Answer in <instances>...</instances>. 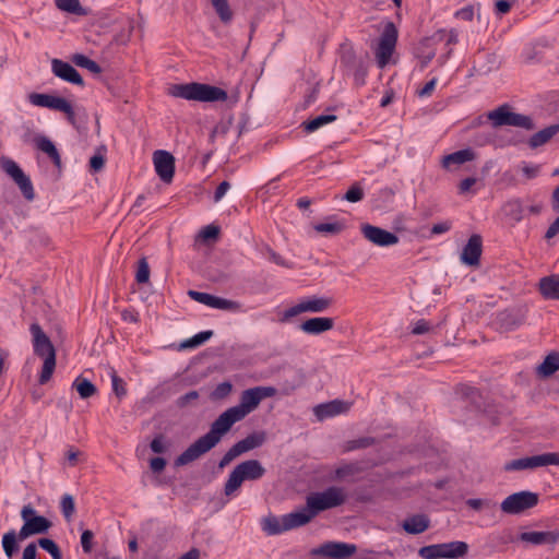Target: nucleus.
I'll list each match as a JSON object with an SVG mask.
<instances>
[{"mask_svg":"<svg viewBox=\"0 0 559 559\" xmlns=\"http://www.w3.org/2000/svg\"><path fill=\"white\" fill-rule=\"evenodd\" d=\"M242 420L240 416L229 407L222 413L211 425L209 432L200 437L191 443L180 455L175 460L176 466H183L198 460L200 456L212 450L226 435L234 424Z\"/></svg>","mask_w":559,"mask_h":559,"instance_id":"1","label":"nucleus"},{"mask_svg":"<svg viewBox=\"0 0 559 559\" xmlns=\"http://www.w3.org/2000/svg\"><path fill=\"white\" fill-rule=\"evenodd\" d=\"M21 518L24 523L19 533L16 534L14 530H11L2 537V548L8 558H12L17 551V539L24 540L33 535L46 534L52 526L51 521L44 515L37 514L31 504L22 508Z\"/></svg>","mask_w":559,"mask_h":559,"instance_id":"2","label":"nucleus"},{"mask_svg":"<svg viewBox=\"0 0 559 559\" xmlns=\"http://www.w3.org/2000/svg\"><path fill=\"white\" fill-rule=\"evenodd\" d=\"M170 94L175 97L201 103L225 102L228 98L225 90L199 82L175 84Z\"/></svg>","mask_w":559,"mask_h":559,"instance_id":"3","label":"nucleus"},{"mask_svg":"<svg viewBox=\"0 0 559 559\" xmlns=\"http://www.w3.org/2000/svg\"><path fill=\"white\" fill-rule=\"evenodd\" d=\"M29 331L33 335L34 353L44 358L38 382L45 384L51 379L56 368V349L38 323H33Z\"/></svg>","mask_w":559,"mask_h":559,"instance_id":"4","label":"nucleus"},{"mask_svg":"<svg viewBox=\"0 0 559 559\" xmlns=\"http://www.w3.org/2000/svg\"><path fill=\"white\" fill-rule=\"evenodd\" d=\"M265 474V468L258 460H248L238 464L229 474L224 493L230 496L245 480H258Z\"/></svg>","mask_w":559,"mask_h":559,"instance_id":"5","label":"nucleus"},{"mask_svg":"<svg viewBox=\"0 0 559 559\" xmlns=\"http://www.w3.org/2000/svg\"><path fill=\"white\" fill-rule=\"evenodd\" d=\"M346 500L344 489L332 486L321 492H312L306 497V504L316 518L320 512L342 506Z\"/></svg>","mask_w":559,"mask_h":559,"instance_id":"6","label":"nucleus"},{"mask_svg":"<svg viewBox=\"0 0 559 559\" xmlns=\"http://www.w3.org/2000/svg\"><path fill=\"white\" fill-rule=\"evenodd\" d=\"M487 117L495 128L511 126L528 131L535 129V124L530 116L513 112L508 104H503L489 111Z\"/></svg>","mask_w":559,"mask_h":559,"instance_id":"7","label":"nucleus"},{"mask_svg":"<svg viewBox=\"0 0 559 559\" xmlns=\"http://www.w3.org/2000/svg\"><path fill=\"white\" fill-rule=\"evenodd\" d=\"M333 305V298L326 296H311L308 297L297 305L287 308L281 313L280 322L286 323L290 321L292 318L304 313V312H312L320 313L328 310Z\"/></svg>","mask_w":559,"mask_h":559,"instance_id":"8","label":"nucleus"},{"mask_svg":"<svg viewBox=\"0 0 559 559\" xmlns=\"http://www.w3.org/2000/svg\"><path fill=\"white\" fill-rule=\"evenodd\" d=\"M275 394L276 389L273 386H254L245 390L240 395L239 404L233 406V409L243 419L259 406L262 400L272 397Z\"/></svg>","mask_w":559,"mask_h":559,"instance_id":"9","label":"nucleus"},{"mask_svg":"<svg viewBox=\"0 0 559 559\" xmlns=\"http://www.w3.org/2000/svg\"><path fill=\"white\" fill-rule=\"evenodd\" d=\"M399 32L393 22H386L380 36L378 47L374 51L379 68H384L394 52L397 43Z\"/></svg>","mask_w":559,"mask_h":559,"instance_id":"10","label":"nucleus"},{"mask_svg":"<svg viewBox=\"0 0 559 559\" xmlns=\"http://www.w3.org/2000/svg\"><path fill=\"white\" fill-rule=\"evenodd\" d=\"M266 440L264 431H255L248 435L245 439L236 442L221 459L219 468L229 465L239 455L261 447Z\"/></svg>","mask_w":559,"mask_h":559,"instance_id":"11","label":"nucleus"},{"mask_svg":"<svg viewBox=\"0 0 559 559\" xmlns=\"http://www.w3.org/2000/svg\"><path fill=\"white\" fill-rule=\"evenodd\" d=\"M0 166L19 186L24 198L32 201L35 197L34 188L29 177L24 174L21 167L13 159L4 156L0 158Z\"/></svg>","mask_w":559,"mask_h":559,"instance_id":"12","label":"nucleus"},{"mask_svg":"<svg viewBox=\"0 0 559 559\" xmlns=\"http://www.w3.org/2000/svg\"><path fill=\"white\" fill-rule=\"evenodd\" d=\"M538 500V495L532 491L514 492L501 502V510L507 514H519L536 507Z\"/></svg>","mask_w":559,"mask_h":559,"instance_id":"13","label":"nucleus"},{"mask_svg":"<svg viewBox=\"0 0 559 559\" xmlns=\"http://www.w3.org/2000/svg\"><path fill=\"white\" fill-rule=\"evenodd\" d=\"M29 100L33 105L46 107L49 109L62 111L67 115V119L74 123L75 114L72 105L63 97L53 96L49 94L33 93L29 95Z\"/></svg>","mask_w":559,"mask_h":559,"instance_id":"14","label":"nucleus"},{"mask_svg":"<svg viewBox=\"0 0 559 559\" xmlns=\"http://www.w3.org/2000/svg\"><path fill=\"white\" fill-rule=\"evenodd\" d=\"M357 547L354 544L328 542L314 549L313 554L329 559H347L355 555Z\"/></svg>","mask_w":559,"mask_h":559,"instance_id":"15","label":"nucleus"},{"mask_svg":"<svg viewBox=\"0 0 559 559\" xmlns=\"http://www.w3.org/2000/svg\"><path fill=\"white\" fill-rule=\"evenodd\" d=\"M361 234L367 240L379 247H389L399 242V237L395 234L370 224L361 226Z\"/></svg>","mask_w":559,"mask_h":559,"instance_id":"16","label":"nucleus"},{"mask_svg":"<svg viewBox=\"0 0 559 559\" xmlns=\"http://www.w3.org/2000/svg\"><path fill=\"white\" fill-rule=\"evenodd\" d=\"M154 166L159 178L166 182H171L175 174V157L167 151H156L153 155Z\"/></svg>","mask_w":559,"mask_h":559,"instance_id":"17","label":"nucleus"},{"mask_svg":"<svg viewBox=\"0 0 559 559\" xmlns=\"http://www.w3.org/2000/svg\"><path fill=\"white\" fill-rule=\"evenodd\" d=\"M188 295L193 300H195L200 304H203L205 306H209L211 308L222 309V310H233V311L239 309L238 302H236L234 300L221 298V297L207 294V293L189 290Z\"/></svg>","mask_w":559,"mask_h":559,"instance_id":"18","label":"nucleus"},{"mask_svg":"<svg viewBox=\"0 0 559 559\" xmlns=\"http://www.w3.org/2000/svg\"><path fill=\"white\" fill-rule=\"evenodd\" d=\"M483 252V239L478 234L469 237L467 243L464 246L461 260L464 264L475 266L479 264L480 255Z\"/></svg>","mask_w":559,"mask_h":559,"instance_id":"19","label":"nucleus"},{"mask_svg":"<svg viewBox=\"0 0 559 559\" xmlns=\"http://www.w3.org/2000/svg\"><path fill=\"white\" fill-rule=\"evenodd\" d=\"M51 70L56 76L60 78L63 81H67L69 83L76 84L80 86L84 85V81H83L81 74L69 62L62 61L60 59H52Z\"/></svg>","mask_w":559,"mask_h":559,"instance_id":"20","label":"nucleus"},{"mask_svg":"<svg viewBox=\"0 0 559 559\" xmlns=\"http://www.w3.org/2000/svg\"><path fill=\"white\" fill-rule=\"evenodd\" d=\"M350 404L341 400H333L322 403L313 408V414L319 420H324L340 414H344L349 409Z\"/></svg>","mask_w":559,"mask_h":559,"instance_id":"21","label":"nucleus"},{"mask_svg":"<svg viewBox=\"0 0 559 559\" xmlns=\"http://www.w3.org/2000/svg\"><path fill=\"white\" fill-rule=\"evenodd\" d=\"M299 328L306 334L319 335L334 328V319L329 317H314L304 321Z\"/></svg>","mask_w":559,"mask_h":559,"instance_id":"22","label":"nucleus"},{"mask_svg":"<svg viewBox=\"0 0 559 559\" xmlns=\"http://www.w3.org/2000/svg\"><path fill=\"white\" fill-rule=\"evenodd\" d=\"M525 206L521 199H510L503 203L501 213L503 217L511 224H518L524 218Z\"/></svg>","mask_w":559,"mask_h":559,"instance_id":"23","label":"nucleus"},{"mask_svg":"<svg viewBox=\"0 0 559 559\" xmlns=\"http://www.w3.org/2000/svg\"><path fill=\"white\" fill-rule=\"evenodd\" d=\"M402 528L411 535H418L430 527V519L425 513L407 516L401 524Z\"/></svg>","mask_w":559,"mask_h":559,"instance_id":"24","label":"nucleus"},{"mask_svg":"<svg viewBox=\"0 0 559 559\" xmlns=\"http://www.w3.org/2000/svg\"><path fill=\"white\" fill-rule=\"evenodd\" d=\"M520 539L532 545H555L559 540V531L524 532Z\"/></svg>","mask_w":559,"mask_h":559,"instance_id":"25","label":"nucleus"},{"mask_svg":"<svg viewBox=\"0 0 559 559\" xmlns=\"http://www.w3.org/2000/svg\"><path fill=\"white\" fill-rule=\"evenodd\" d=\"M524 322V316L512 310H504L498 313L496 319L497 329L508 332L516 329Z\"/></svg>","mask_w":559,"mask_h":559,"instance_id":"26","label":"nucleus"},{"mask_svg":"<svg viewBox=\"0 0 559 559\" xmlns=\"http://www.w3.org/2000/svg\"><path fill=\"white\" fill-rule=\"evenodd\" d=\"M285 521V527L287 531L301 527L314 518L306 504L299 511L290 512L288 514L283 515Z\"/></svg>","mask_w":559,"mask_h":559,"instance_id":"27","label":"nucleus"},{"mask_svg":"<svg viewBox=\"0 0 559 559\" xmlns=\"http://www.w3.org/2000/svg\"><path fill=\"white\" fill-rule=\"evenodd\" d=\"M538 290L545 299L559 300V274L542 277Z\"/></svg>","mask_w":559,"mask_h":559,"instance_id":"28","label":"nucleus"},{"mask_svg":"<svg viewBox=\"0 0 559 559\" xmlns=\"http://www.w3.org/2000/svg\"><path fill=\"white\" fill-rule=\"evenodd\" d=\"M36 147L48 155L57 168H61V157L53 142L45 135L34 139Z\"/></svg>","mask_w":559,"mask_h":559,"instance_id":"29","label":"nucleus"},{"mask_svg":"<svg viewBox=\"0 0 559 559\" xmlns=\"http://www.w3.org/2000/svg\"><path fill=\"white\" fill-rule=\"evenodd\" d=\"M439 550L443 554L441 557L444 559H456L463 557L468 551V545L465 542H450L438 544Z\"/></svg>","mask_w":559,"mask_h":559,"instance_id":"30","label":"nucleus"},{"mask_svg":"<svg viewBox=\"0 0 559 559\" xmlns=\"http://www.w3.org/2000/svg\"><path fill=\"white\" fill-rule=\"evenodd\" d=\"M557 133H559V123L548 126L534 133L528 140V145L531 148H537L548 143Z\"/></svg>","mask_w":559,"mask_h":559,"instance_id":"31","label":"nucleus"},{"mask_svg":"<svg viewBox=\"0 0 559 559\" xmlns=\"http://www.w3.org/2000/svg\"><path fill=\"white\" fill-rule=\"evenodd\" d=\"M475 157L471 148L460 150L442 158V166L449 168L451 165H462L466 162L473 160Z\"/></svg>","mask_w":559,"mask_h":559,"instance_id":"32","label":"nucleus"},{"mask_svg":"<svg viewBox=\"0 0 559 559\" xmlns=\"http://www.w3.org/2000/svg\"><path fill=\"white\" fill-rule=\"evenodd\" d=\"M262 528L267 535H278L287 532L284 518L275 515L264 518L262 521Z\"/></svg>","mask_w":559,"mask_h":559,"instance_id":"33","label":"nucleus"},{"mask_svg":"<svg viewBox=\"0 0 559 559\" xmlns=\"http://www.w3.org/2000/svg\"><path fill=\"white\" fill-rule=\"evenodd\" d=\"M559 370V353L548 354L538 367V373L543 377H549Z\"/></svg>","mask_w":559,"mask_h":559,"instance_id":"34","label":"nucleus"},{"mask_svg":"<svg viewBox=\"0 0 559 559\" xmlns=\"http://www.w3.org/2000/svg\"><path fill=\"white\" fill-rule=\"evenodd\" d=\"M55 4L60 11L69 14L78 16L87 15V10L81 5L80 0H55Z\"/></svg>","mask_w":559,"mask_h":559,"instance_id":"35","label":"nucleus"},{"mask_svg":"<svg viewBox=\"0 0 559 559\" xmlns=\"http://www.w3.org/2000/svg\"><path fill=\"white\" fill-rule=\"evenodd\" d=\"M72 388L78 391L81 399H88L95 395L97 392V388L95 386V384L83 377H78L73 381Z\"/></svg>","mask_w":559,"mask_h":559,"instance_id":"36","label":"nucleus"},{"mask_svg":"<svg viewBox=\"0 0 559 559\" xmlns=\"http://www.w3.org/2000/svg\"><path fill=\"white\" fill-rule=\"evenodd\" d=\"M213 9L224 24H229L234 17V12L228 0H210Z\"/></svg>","mask_w":559,"mask_h":559,"instance_id":"37","label":"nucleus"},{"mask_svg":"<svg viewBox=\"0 0 559 559\" xmlns=\"http://www.w3.org/2000/svg\"><path fill=\"white\" fill-rule=\"evenodd\" d=\"M531 459V467L532 469L548 466V465H559V453L548 452L538 455L530 456Z\"/></svg>","mask_w":559,"mask_h":559,"instance_id":"38","label":"nucleus"},{"mask_svg":"<svg viewBox=\"0 0 559 559\" xmlns=\"http://www.w3.org/2000/svg\"><path fill=\"white\" fill-rule=\"evenodd\" d=\"M71 60L75 66L87 69L94 74H99L102 72L100 66L85 55L75 53L72 56Z\"/></svg>","mask_w":559,"mask_h":559,"instance_id":"39","label":"nucleus"},{"mask_svg":"<svg viewBox=\"0 0 559 559\" xmlns=\"http://www.w3.org/2000/svg\"><path fill=\"white\" fill-rule=\"evenodd\" d=\"M337 119L335 115H320L307 122H304L305 131L313 132L318 130L320 127L333 122Z\"/></svg>","mask_w":559,"mask_h":559,"instance_id":"40","label":"nucleus"},{"mask_svg":"<svg viewBox=\"0 0 559 559\" xmlns=\"http://www.w3.org/2000/svg\"><path fill=\"white\" fill-rule=\"evenodd\" d=\"M340 60L342 66H344L348 71L361 61L357 58L356 52L352 47H344L342 49Z\"/></svg>","mask_w":559,"mask_h":559,"instance_id":"41","label":"nucleus"},{"mask_svg":"<svg viewBox=\"0 0 559 559\" xmlns=\"http://www.w3.org/2000/svg\"><path fill=\"white\" fill-rule=\"evenodd\" d=\"M60 508L64 519L70 522L75 512V503L73 497L68 493L63 495L60 501Z\"/></svg>","mask_w":559,"mask_h":559,"instance_id":"42","label":"nucleus"},{"mask_svg":"<svg viewBox=\"0 0 559 559\" xmlns=\"http://www.w3.org/2000/svg\"><path fill=\"white\" fill-rule=\"evenodd\" d=\"M212 335H213L212 331L200 332V333L195 334L194 336L186 340L181 344V347L182 348H194V347H198V346L202 345L204 342H206L207 340H210L212 337Z\"/></svg>","mask_w":559,"mask_h":559,"instance_id":"43","label":"nucleus"},{"mask_svg":"<svg viewBox=\"0 0 559 559\" xmlns=\"http://www.w3.org/2000/svg\"><path fill=\"white\" fill-rule=\"evenodd\" d=\"M372 444H374V438L362 437V438L349 440L345 445V450L354 451V450H358V449H366L368 447H371Z\"/></svg>","mask_w":559,"mask_h":559,"instance_id":"44","label":"nucleus"},{"mask_svg":"<svg viewBox=\"0 0 559 559\" xmlns=\"http://www.w3.org/2000/svg\"><path fill=\"white\" fill-rule=\"evenodd\" d=\"M523 469H532L530 456L512 460V461L506 463V465H504V471H507V472L523 471Z\"/></svg>","mask_w":559,"mask_h":559,"instance_id":"45","label":"nucleus"},{"mask_svg":"<svg viewBox=\"0 0 559 559\" xmlns=\"http://www.w3.org/2000/svg\"><path fill=\"white\" fill-rule=\"evenodd\" d=\"M135 280L139 284L147 283L150 280V265L145 258L140 259L138 262Z\"/></svg>","mask_w":559,"mask_h":559,"instance_id":"46","label":"nucleus"},{"mask_svg":"<svg viewBox=\"0 0 559 559\" xmlns=\"http://www.w3.org/2000/svg\"><path fill=\"white\" fill-rule=\"evenodd\" d=\"M344 229V225L342 223H320L314 225V230L318 233H328L332 235H337Z\"/></svg>","mask_w":559,"mask_h":559,"instance_id":"47","label":"nucleus"},{"mask_svg":"<svg viewBox=\"0 0 559 559\" xmlns=\"http://www.w3.org/2000/svg\"><path fill=\"white\" fill-rule=\"evenodd\" d=\"M439 547L438 544H435V545H428V546H424L421 548H419L418 550V555L423 558V559H441L442 555L441 551L439 550Z\"/></svg>","mask_w":559,"mask_h":559,"instance_id":"48","label":"nucleus"},{"mask_svg":"<svg viewBox=\"0 0 559 559\" xmlns=\"http://www.w3.org/2000/svg\"><path fill=\"white\" fill-rule=\"evenodd\" d=\"M233 390V384L229 381L219 383L211 393L212 400H223L227 397Z\"/></svg>","mask_w":559,"mask_h":559,"instance_id":"49","label":"nucleus"},{"mask_svg":"<svg viewBox=\"0 0 559 559\" xmlns=\"http://www.w3.org/2000/svg\"><path fill=\"white\" fill-rule=\"evenodd\" d=\"M199 392L193 390L178 397L176 400V405L178 408H186L191 404L195 403L199 400Z\"/></svg>","mask_w":559,"mask_h":559,"instance_id":"50","label":"nucleus"},{"mask_svg":"<svg viewBox=\"0 0 559 559\" xmlns=\"http://www.w3.org/2000/svg\"><path fill=\"white\" fill-rule=\"evenodd\" d=\"M364 190L359 183H354L345 193L344 199L348 202L356 203L364 199Z\"/></svg>","mask_w":559,"mask_h":559,"instance_id":"51","label":"nucleus"},{"mask_svg":"<svg viewBox=\"0 0 559 559\" xmlns=\"http://www.w3.org/2000/svg\"><path fill=\"white\" fill-rule=\"evenodd\" d=\"M349 71L353 72L354 80L357 85H364L365 84V78L367 75V67L364 63V61H360L357 66L352 68Z\"/></svg>","mask_w":559,"mask_h":559,"instance_id":"52","label":"nucleus"},{"mask_svg":"<svg viewBox=\"0 0 559 559\" xmlns=\"http://www.w3.org/2000/svg\"><path fill=\"white\" fill-rule=\"evenodd\" d=\"M111 381H112V390H114L115 394L119 399L124 396L127 394L124 381L117 376L116 371H112Z\"/></svg>","mask_w":559,"mask_h":559,"instance_id":"53","label":"nucleus"},{"mask_svg":"<svg viewBox=\"0 0 559 559\" xmlns=\"http://www.w3.org/2000/svg\"><path fill=\"white\" fill-rule=\"evenodd\" d=\"M165 436L163 433L157 435L150 443V448L154 453L162 454L167 450L165 443Z\"/></svg>","mask_w":559,"mask_h":559,"instance_id":"54","label":"nucleus"},{"mask_svg":"<svg viewBox=\"0 0 559 559\" xmlns=\"http://www.w3.org/2000/svg\"><path fill=\"white\" fill-rule=\"evenodd\" d=\"M358 472H359V468H358L357 464L350 463V464H345L343 466L337 467L335 471V475L337 478H344L346 476L355 475Z\"/></svg>","mask_w":559,"mask_h":559,"instance_id":"55","label":"nucleus"},{"mask_svg":"<svg viewBox=\"0 0 559 559\" xmlns=\"http://www.w3.org/2000/svg\"><path fill=\"white\" fill-rule=\"evenodd\" d=\"M218 234L219 228L217 226L207 225L201 229V231L198 235V238H201L202 240L216 239Z\"/></svg>","mask_w":559,"mask_h":559,"instance_id":"56","label":"nucleus"},{"mask_svg":"<svg viewBox=\"0 0 559 559\" xmlns=\"http://www.w3.org/2000/svg\"><path fill=\"white\" fill-rule=\"evenodd\" d=\"M38 546L49 552L51 556L60 552L58 545L50 538H39Z\"/></svg>","mask_w":559,"mask_h":559,"instance_id":"57","label":"nucleus"},{"mask_svg":"<svg viewBox=\"0 0 559 559\" xmlns=\"http://www.w3.org/2000/svg\"><path fill=\"white\" fill-rule=\"evenodd\" d=\"M93 537H94V534L90 530H85L81 535V545H82L83 551L86 554L92 551Z\"/></svg>","mask_w":559,"mask_h":559,"instance_id":"58","label":"nucleus"},{"mask_svg":"<svg viewBox=\"0 0 559 559\" xmlns=\"http://www.w3.org/2000/svg\"><path fill=\"white\" fill-rule=\"evenodd\" d=\"M105 166V157L100 154H95L90 159V168L91 170L97 173L103 169Z\"/></svg>","mask_w":559,"mask_h":559,"instance_id":"59","label":"nucleus"},{"mask_svg":"<svg viewBox=\"0 0 559 559\" xmlns=\"http://www.w3.org/2000/svg\"><path fill=\"white\" fill-rule=\"evenodd\" d=\"M266 252L269 253V258L272 262L280 266L290 267V265L285 261V259L275 252L271 247H266Z\"/></svg>","mask_w":559,"mask_h":559,"instance_id":"60","label":"nucleus"},{"mask_svg":"<svg viewBox=\"0 0 559 559\" xmlns=\"http://www.w3.org/2000/svg\"><path fill=\"white\" fill-rule=\"evenodd\" d=\"M455 16L457 19H461L463 21L471 22L474 17V8L472 5H467L465 8H462L461 10L455 12Z\"/></svg>","mask_w":559,"mask_h":559,"instance_id":"61","label":"nucleus"},{"mask_svg":"<svg viewBox=\"0 0 559 559\" xmlns=\"http://www.w3.org/2000/svg\"><path fill=\"white\" fill-rule=\"evenodd\" d=\"M166 466V460L162 456L151 459L150 467L154 473H160Z\"/></svg>","mask_w":559,"mask_h":559,"instance_id":"62","label":"nucleus"},{"mask_svg":"<svg viewBox=\"0 0 559 559\" xmlns=\"http://www.w3.org/2000/svg\"><path fill=\"white\" fill-rule=\"evenodd\" d=\"M429 330H430L429 322L421 319L415 323V325L412 330V333L415 335H420V334L427 333Z\"/></svg>","mask_w":559,"mask_h":559,"instance_id":"63","label":"nucleus"},{"mask_svg":"<svg viewBox=\"0 0 559 559\" xmlns=\"http://www.w3.org/2000/svg\"><path fill=\"white\" fill-rule=\"evenodd\" d=\"M36 557L37 546L35 543H31L24 548L22 559H36Z\"/></svg>","mask_w":559,"mask_h":559,"instance_id":"64","label":"nucleus"}]
</instances>
